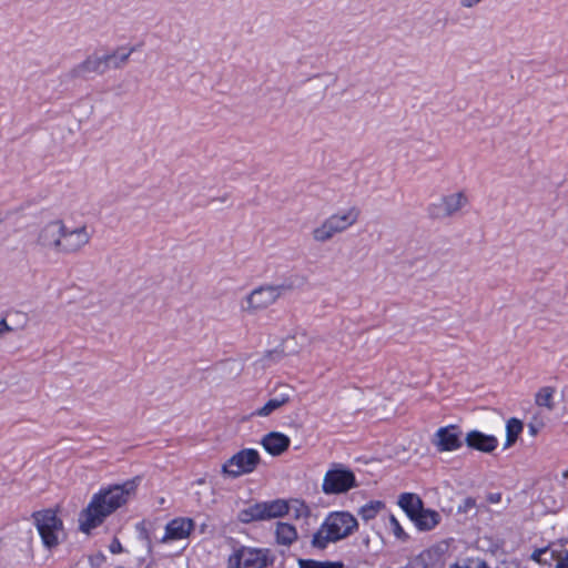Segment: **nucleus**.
<instances>
[{
  "label": "nucleus",
  "mask_w": 568,
  "mask_h": 568,
  "mask_svg": "<svg viewBox=\"0 0 568 568\" xmlns=\"http://www.w3.org/2000/svg\"><path fill=\"white\" fill-rule=\"evenodd\" d=\"M500 498H501V495H500V494H490V495L488 496V500H489L490 503H498V501H500Z\"/></svg>",
  "instance_id": "nucleus-37"
},
{
  "label": "nucleus",
  "mask_w": 568,
  "mask_h": 568,
  "mask_svg": "<svg viewBox=\"0 0 568 568\" xmlns=\"http://www.w3.org/2000/svg\"><path fill=\"white\" fill-rule=\"evenodd\" d=\"M504 568H511L510 566H505Z\"/></svg>",
  "instance_id": "nucleus-41"
},
{
  "label": "nucleus",
  "mask_w": 568,
  "mask_h": 568,
  "mask_svg": "<svg viewBox=\"0 0 568 568\" xmlns=\"http://www.w3.org/2000/svg\"><path fill=\"white\" fill-rule=\"evenodd\" d=\"M483 0H459V6L463 8V9H473L475 8L476 6H478Z\"/></svg>",
  "instance_id": "nucleus-34"
},
{
  "label": "nucleus",
  "mask_w": 568,
  "mask_h": 568,
  "mask_svg": "<svg viewBox=\"0 0 568 568\" xmlns=\"http://www.w3.org/2000/svg\"><path fill=\"white\" fill-rule=\"evenodd\" d=\"M389 523L396 538L404 540L407 536L402 526L399 525L398 520L393 515L389 517Z\"/></svg>",
  "instance_id": "nucleus-31"
},
{
  "label": "nucleus",
  "mask_w": 568,
  "mask_h": 568,
  "mask_svg": "<svg viewBox=\"0 0 568 568\" xmlns=\"http://www.w3.org/2000/svg\"><path fill=\"white\" fill-rule=\"evenodd\" d=\"M194 527L193 520L189 518H175L168 523L165 527V535L161 541L179 540L186 538Z\"/></svg>",
  "instance_id": "nucleus-16"
},
{
  "label": "nucleus",
  "mask_w": 568,
  "mask_h": 568,
  "mask_svg": "<svg viewBox=\"0 0 568 568\" xmlns=\"http://www.w3.org/2000/svg\"><path fill=\"white\" fill-rule=\"evenodd\" d=\"M139 478L110 486L94 494L85 508L79 515V528L82 532L100 526L106 517L124 505L135 494Z\"/></svg>",
  "instance_id": "nucleus-1"
},
{
  "label": "nucleus",
  "mask_w": 568,
  "mask_h": 568,
  "mask_svg": "<svg viewBox=\"0 0 568 568\" xmlns=\"http://www.w3.org/2000/svg\"><path fill=\"white\" fill-rule=\"evenodd\" d=\"M210 204L214 209H221L222 206L230 207L232 205L231 197L229 194H224L222 196H216L211 199Z\"/></svg>",
  "instance_id": "nucleus-30"
},
{
  "label": "nucleus",
  "mask_w": 568,
  "mask_h": 568,
  "mask_svg": "<svg viewBox=\"0 0 568 568\" xmlns=\"http://www.w3.org/2000/svg\"><path fill=\"white\" fill-rule=\"evenodd\" d=\"M273 355H276L277 357H280V354L277 352H270L268 353V356H273Z\"/></svg>",
  "instance_id": "nucleus-39"
},
{
  "label": "nucleus",
  "mask_w": 568,
  "mask_h": 568,
  "mask_svg": "<svg viewBox=\"0 0 568 568\" xmlns=\"http://www.w3.org/2000/svg\"><path fill=\"white\" fill-rule=\"evenodd\" d=\"M63 225L64 223L60 220L44 224L39 230L36 244L42 250L59 253Z\"/></svg>",
  "instance_id": "nucleus-12"
},
{
  "label": "nucleus",
  "mask_w": 568,
  "mask_h": 568,
  "mask_svg": "<svg viewBox=\"0 0 568 568\" xmlns=\"http://www.w3.org/2000/svg\"><path fill=\"white\" fill-rule=\"evenodd\" d=\"M528 429H529V433H530L531 436H536L537 433H538V428L534 424H529L528 425Z\"/></svg>",
  "instance_id": "nucleus-38"
},
{
  "label": "nucleus",
  "mask_w": 568,
  "mask_h": 568,
  "mask_svg": "<svg viewBox=\"0 0 568 568\" xmlns=\"http://www.w3.org/2000/svg\"><path fill=\"white\" fill-rule=\"evenodd\" d=\"M300 568H343L341 561H318L314 559H298Z\"/></svg>",
  "instance_id": "nucleus-27"
},
{
  "label": "nucleus",
  "mask_w": 568,
  "mask_h": 568,
  "mask_svg": "<svg viewBox=\"0 0 568 568\" xmlns=\"http://www.w3.org/2000/svg\"><path fill=\"white\" fill-rule=\"evenodd\" d=\"M548 551V547L535 549L530 555V559L538 562L539 565H548L550 559L544 558V555H546Z\"/></svg>",
  "instance_id": "nucleus-29"
},
{
  "label": "nucleus",
  "mask_w": 568,
  "mask_h": 568,
  "mask_svg": "<svg viewBox=\"0 0 568 568\" xmlns=\"http://www.w3.org/2000/svg\"><path fill=\"white\" fill-rule=\"evenodd\" d=\"M398 505L412 520L424 508L422 499L412 493L402 494L398 499Z\"/></svg>",
  "instance_id": "nucleus-20"
},
{
  "label": "nucleus",
  "mask_w": 568,
  "mask_h": 568,
  "mask_svg": "<svg viewBox=\"0 0 568 568\" xmlns=\"http://www.w3.org/2000/svg\"><path fill=\"white\" fill-rule=\"evenodd\" d=\"M449 568H489L487 564L478 558H467L452 565Z\"/></svg>",
  "instance_id": "nucleus-28"
},
{
  "label": "nucleus",
  "mask_w": 568,
  "mask_h": 568,
  "mask_svg": "<svg viewBox=\"0 0 568 568\" xmlns=\"http://www.w3.org/2000/svg\"><path fill=\"white\" fill-rule=\"evenodd\" d=\"M271 564L268 549L237 545L227 558L226 568H265Z\"/></svg>",
  "instance_id": "nucleus-3"
},
{
  "label": "nucleus",
  "mask_w": 568,
  "mask_h": 568,
  "mask_svg": "<svg viewBox=\"0 0 568 568\" xmlns=\"http://www.w3.org/2000/svg\"><path fill=\"white\" fill-rule=\"evenodd\" d=\"M260 462L261 457L257 450L245 448L234 454L222 466V474L231 478H237L242 475L253 473Z\"/></svg>",
  "instance_id": "nucleus-5"
},
{
  "label": "nucleus",
  "mask_w": 568,
  "mask_h": 568,
  "mask_svg": "<svg viewBox=\"0 0 568 568\" xmlns=\"http://www.w3.org/2000/svg\"><path fill=\"white\" fill-rule=\"evenodd\" d=\"M324 525L332 534L336 541L348 537L355 529L358 523L356 518L347 511L331 513L324 520Z\"/></svg>",
  "instance_id": "nucleus-11"
},
{
  "label": "nucleus",
  "mask_w": 568,
  "mask_h": 568,
  "mask_svg": "<svg viewBox=\"0 0 568 568\" xmlns=\"http://www.w3.org/2000/svg\"><path fill=\"white\" fill-rule=\"evenodd\" d=\"M523 428L524 424L521 420L514 417L507 420L505 448H508L516 443L519 434L523 432Z\"/></svg>",
  "instance_id": "nucleus-24"
},
{
  "label": "nucleus",
  "mask_w": 568,
  "mask_h": 568,
  "mask_svg": "<svg viewBox=\"0 0 568 568\" xmlns=\"http://www.w3.org/2000/svg\"><path fill=\"white\" fill-rule=\"evenodd\" d=\"M384 508V504L382 501H369L359 508L358 515L365 521H368L377 516V514Z\"/></svg>",
  "instance_id": "nucleus-26"
},
{
  "label": "nucleus",
  "mask_w": 568,
  "mask_h": 568,
  "mask_svg": "<svg viewBox=\"0 0 568 568\" xmlns=\"http://www.w3.org/2000/svg\"><path fill=\"white\" fill-rule=\"evenodd\" d=\"M288 513V505L283 499L272 501L256 503L242 509L237 514V519L241 523L248 524L256 520H267L277 518Z\"/></svg>",
  "instance_id": "nucleus-4"
},
{
  "label": "nucleus",
  "mask_w": 568,
  "mask_h": 568,
  "mask_svg": "<svg viewBox=\"0 0 568 568\" xmlns=\"http://www.w3.org/2000/svg\"><path fill=\"white\" fill-rule=\"evenodd\" d=\"M91 236L92 234L87 225H81L72 230H68L65 225H63L58 254L70 255L79 253L89 244Z\"/></svg>",
  "instance_id": "nucleus-10"
},
{
  "label": "nucleus",
  "mask_w": 568,
  "mask_h": 568,
  "mask_svg": "<svg viewBox=\"0 0 568 568\" xmlns=\"http://www.w3.org/2000/svg\"><path fill=\"white\" fill-rule=\"evenodd\" d=\"M34 525L47 548L55 547L59 542L58 535L62 530V521L55 511L45 509L33 514Z\"/></svg>",
  "instance_id": "nucleus-6"
},
{
  "label": "nucleus",
  "mask_w": 568,
  "mask_h": 568,
  "mask_svg": "<svg viewBox=\"0 0 568 568\" xmlns=\"http://www.w3.org/2000/svg\"><path fill=\"white\" fill-rule=\"evenodd\" d=\"M293 395V388L287 384L276 386L271 393V398L258 409L252 413V416L267 417L275 410L290 403Z\"/></svg>",
  "instance_id": "nucleus-14"
},
{
  "label": "nucleus",
  "mask_w": 568,
  "mask_h": 568,
  "mask_svg": "<svg viewBox=\"0 0 568 568\" xmlns=\"http://www.w3.org/2000/svg\"><path fill=\"white\" fill-rule=\"evenodd\" d=\"M439 520L440 515L437 511L424 508L413 518L419 530H430L439 524Z\"/></svg>",
  "instance_id": "nucleus-21"
},
{
  "label": "nucleus",
  "mask_w": 568,
  "mask_h": 568,
  "mask_svg": "<svg viewBox=\"0 0 568 568\" xmlns=\"http://www.w3.org/2000/svg\"><path fill=\"white\" fill-rule=\"evenodd\" d=\"M361 216V210L353 205L327 216L318 226L313 229L312 237L317 243H326L335 235L342 234L355 225Z\"/></svg>",
  "instance_id": "nucleus-2"
},
{
  "label": "nucleus",
  "mask_w": 568,
  "mask_h": 568,
  "mask_svg": "<svg viewBox=\"0 0 568 568\" xmlns=\"http://www.w3.org/2000/svg\"><path fill=\"white\" fill-rule=\"evenodd\" d=\"M439 453L457 450L463 446L462 432L457 425H448L436 430L432 439Z\"/></svg>",
  "instance_id": "nucleus-13"
},
{
  "label": "nucleus",
  "mask_w": 568,
  "mask_h": 568,
  "mask_svg": "<svg viewBox=\"0 0 568 568\" xmlns=\"http://www.w3.org/2000/svg\"><path fill=\"white\" fill-rule=\"evenodd\" d=\"M291 439L283 433L271 432L263 436L261 445L272 456L282 455L290 447Z\"/></svg>",
  "instance_id": "nucleus-17"
},
{
  "label": "nucleus",
  "mask_w": 568,
  "mask_h": 568,
  "mask_svg": "<svg viewBox=\"0 0 568 568\" xmlns=\"http://www.w3.org/2000/svg\"><path fill=\"white\" fill-rule=\"evenodd\" d=\"M557 560L555 568H568V550L564 555H557L556 551L550 552V560Z\"/></svg>",
  "instance_id": "nucleus-32"
},
{
  "label": "nucleus",
  "mask_w": 568,
  "mask_h": 568,
  "mask_svg": "<svg viewBox=\"0 0 568 568\" xmlns=\"http://www.w3.org/2000/svg\"><path fill=\"white\" fill-rule=\"evenodd\" d=\"M106 72L103 57L97 52L88 55L82 62L69 71L71 79H87L92 74L102 75Z\"/></svg>",
  "instance_id": "nucleus-15"
},
{
  "label": "nucleus",
  "mask_w": 568,
  "mask_h": 568,
  "mask_svg": "<svg viewBox=\"0 0 568 568\" xmlns=\"http://www.w3.org/2000/svg\"><path fill=\"white\" fill-rule=\"evenodd\" d=\"M275 535L277 544L284 546H290L297 539L295 527L287 523H277Z\"/></svg>",
  "instance_id": "nucleus-22"
},
{
  "label": "nucleus",
  "mask_w": 568,
  "mask_h": 568,
  "mask_svg": "<svg viewBox=\"0 0 568 568\" xmlns=\"http://www.w3.org/2000/svg\"><path fill=\"white\" fill-rule=\"evenodd\" d=\"M465 442L468 447L479 452L490 453L497 447V438L486 435L479 430H471L466 435Z\"/></svg>",
  "instance_id": "nucleus-18"
},
{
  "label": "nucleus",
  "mask_w": 568,
  "mask_h": 568,
  "mask_svg": "<svg viewBox=\"0 0 568 568\" xmlns=\"http://www.w3.org/2000/svg\"><path fill=\"white\" fill-rule=\"evenodd\" d=\"M109 549L112 554H120L123 548L119 539L114 538L109 546Z\"/></svg>",
  "instance_id": "nucleus-35"
},
{
  "label": "nucleus",
  "mask_w": 568,
  "mask_h": 568,
  "mask_svg": "<svg viewBox=\"0 0 568 568\" xmlns=\"http://www.w3.org/2000/svg\"><path fill=\"white\" fill-rule=\"evenodd\" d=\"M554 394L555 387L552 386H544L539 388L535 395V404L539 407L552 410L555 408Z\"/></svg>",
  "instance_id": "nucleus-23"
},
{
  "label": "nucleus",
  "mask_w": 568,
  "mask_h": 568,
  "mask_svg": "<svg viewBox=\"0 0 568 568\" xmlns=\"http://www.w3.org/2000/svg\"><path fill=\"white\" fill-rule=\"evenodd\" d=\"M467 203V195L464 191H459L444 195L438 201L430 203L427 213L434 220L447 219L458 213Z\"/></svg>",
  "instance_id": "nucleus-8"
},
{
  "label": "nucleus",
  "mask_w": 568,
  "mask_h": 568,
  "mask_svg": "<svg viewBox=\"0 0 568 568\" xmlns=\"http://www.w3.org/2000/svg\"><path fill=\"white\" fill-rule=\"evenodd\" d=\"M12 331V327L9 326V324L7 323V321L4 318H2L0 321V337L6 334V333H9Z\"/></svg>",
  "instance_id": "nucleus-36"
},
{
  "label": "nucleus",
  "mask_w": 568,
  "mask_h": 568,
  "mask_svg": "<svg viewBox=\"0 0 568 568\" xmlns=\"http://www.w3.org/2000/svg\"><path fill=\"white\" fill-rule=\"evenodd\" d=\"M329 542H336V539L333 538L323 523L320 529L313 535L311 545L317 549H325Z\"/></svg>",
  "instance_id": "nucleus-25"
},
{
  "label": "nucleus",
  "mask_w": 568,
  "mask_h": 568,
  "mask_svg": "<svg viewBox=\"0 0 568 568\" xmlns=\"http://www.w3.org/2000/svg\"><path fill=\"white\" fill-rule=\"evenodd\" d=\"M285 285H264L253 290L245 297V305L242 306L243 311L255 313L257 311L267 308L274 304L285 292Z\"/></svg>",
  "instance_id": "nucleus-7"
},
{
  "label": "nucleus",
  "mask_w": 568,
  "mask_h": 568,
  "mask_svg": "<svg viewBox=\"0 0 568 568\" xmlns=\"http://www.w3.org/2000/svg\"><path fill=\"white\" fill-rule=\"evenodd\" d=\"M134 52V48L120 47L114 51L103 54L106 71L109 69H121L129 61L130 55Z\"/></svg>",
  "instance_id": "nucleus-19"
},
{
  "label": "nucleus",
  "mask_w": 568,
  "mask_h": 568,
  "mask_svg": "<svg viewBox=\"0 0 568 568\" xmlns=\"http://www.w3.org/2000/svg\"><path fill=\"white\" fill-rule=\"evenodd\" d=\"M475 506H476L475 499L471 497H467L463 500V503L460 505H458L457 510H458V513H468Z\"/></svg>",
  "instance_id": "nucleus-33"
},
{
  "label": "nucleus",
  "mask_w": 568,
  "mask_h": 568,
  "mask_svg": "<svg viewBox=\"0 0 568 568\" xmlns=\"http://www.w3.org/2000/svg\"><path fill=\"white\" fill-rule=\"evenodd\" d=\"M357 487L355 475L352 470L336 467L326 471L323 478L322 489L327 495H337Z\"/></svg>",
  "instance_id": "nucleus-9"
},
{
  "label": "nucleus",
  "mask_w": 568,
  "mask_h": 568,
  "mask_svg": "<svg viewBox=\"0 0 568 568\" xmlns=\"http://www.w3.org/2000/svg\"><path fill=\"white\" fill-rule=\"evenodd\" d=\"M3 220L4 219H3L2 214L0 213V224L3 222Z\"/></svg>",
  "instance_id": "nucleus-40"
}]
</instances>
